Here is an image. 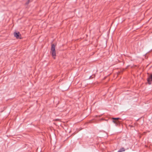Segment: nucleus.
Here are the masks:
<instances>
[{
  "mask_svg": "<svg viewBox=\"0 0 152 152\" xmlns=\"http://www.w3.org/2000/svg\"><path fill=\"white\" fill-rule=\"evenodd\" d=\"M52 56L53 57L54 59L55 58V56H56L55 47L54 44L51 45V48Z\"/></svg>",
  "mask_w": 152,
  "mask_h": 152,
  "instance_id": "f257e3e1",
  "label": "nucleus"
},
{
  "mask_svg": "<svg viewBox=\"0 0 152 152\" xmlns=\"http://www.w3.org/2000/svg\"><path fill=\"white\" fill-rule=\"evenodd\" d=\"M147 82L149 85L151 84V81H152V74L150 75L148 77Z\"/></svg>",
  "mask_w": 152,
  "mask_h": 152,
  "instance_id": "f03ea898",
  "label": "nucleus"
},
{
  "mask_svg": "<svg viewBox=\"0 0 152 152\" xmlns=\"http://www.w3.org/2000/svg\"><path fill=\"white\" fill-rule=\"evenodd\" d=\"M14 34L15 37H16L17 39H20V37L21 36V35L19 32H15Z\"/></svg>",
  "mask_w": 152,
  "mask_h": 152,
  "instance_id": "7ed1b4c3",
  "label": "nucleus"
},
{
  "mask_svg": "<svg viewBox=\"0 0 152 152\" xmlns=\"http://www.w3.org/2000/svg\"><path fill=\"white\" fill-rule=\"evenodd\" d=\"M125 151L124 148L123 147L121 148L118 151V152H122Z\"/></svg>",
  "mask_w": 152,
  "mask_h": 152,
  "instance_id": "20e7f679",
  "label": "nucleus"
},
{
  "mask_svg": "<svg viewBox=\"0 0 152 152\" xmlns=\"http://www.w3.org/2000/svg\"><path fill=\"white\" fill-rule=\"evenodd\" d=\"M113 122L114 124H115L116 126H117V125H118L119 123V122L118 121H115V120H113Z\"/></svg>",
  "mask_w": 152,
  "mask_h": 152,
  "instance_id": "39448f33",
  "label": "nucleus"
},
{
  "mask_svg": "<svg viewBox=\"0 0 152 152\" xmlns=\"http://www.w3.org/2000/svg\"><path fill=\"white\" fill-rule=\"evenodd\" d=\"M112 119H113V120H118L119 119V118H112Z\"/></svg>",
  "mask_w": 152,
  "mask_h": 152,
  "instance_id": "423d86ee",
  "label": "nucleus"
},
{
  "mask_svg": "<svg viewBox=\"0 0 152 152\" xmlns=\"http://www.w3.org/2000/svg\"><path fill=\"white\" fill-rule=\"evenodd\" d=\"M28 3H29V2H27L26 3V4H28Z\"/></svg>",
  "mask_w": 152,
  "mask_h": 152,
  "instance_id": "0eeeda50",
  "label": "nucleus"
}]
</instances>
